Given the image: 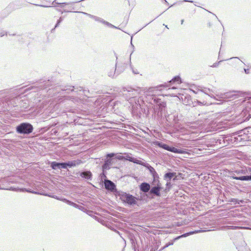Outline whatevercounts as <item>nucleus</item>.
<instances>
[{
  "label": "nucleus",
  "mask_w": 251,
  "mask_h": 251,
  "mask_svg": "<svg viewBox=\"0 0 251 251\" xmlns=\"http://www.w3.org/2000/svg\"><path fill=\"white\" fill-rule=\"evenodd\" d=\"M51 167L53 169H65V165L64 163H57L55 161L51 162Z\"/></svg>",
  "instance_id": "nucleus-8"
},
{
  "label": "nucleus",
  "mask_w": 251,
  "mask_h": 251,
  "mask_svg": "<svg viewBox=\"0 0 251 251\" xmlns=\"http://www.w3.org/2000/svg\"><path fill=\"white\" fill-rule=\"evenodd\" d=\"M156 145L160 148H162L167 151H171L172 152L177 153H182L183 152V151L180 149H178L175 147H169L168 145L165 144H163L160 142H157L156 143Z\"/></svg>",
  "instance_id": "nucleus-4"
},
{
  "label": "nucleus",
  "mask_w": 251,
  "mask_h": 251,
  "mask_svg": "<svg viewBox=\"0 0 251 251\" xmlns=\"http://www.w3.org/2000/svg\"><path fill=\"white\" fill-rule=\"evenodd\" d=\"M237 226H228V229H229V228L234 229V228H237Z\"/></svg>",
  "instance_id": "nucleus-29"
},
{
  "label": "nucleus",
  "mask_w": 251,
  "mask_h": 251,
  "mask_svg": "<svg viewBox=\"0 0 251 251\" xmlns=\"http://www.w3.org/2000/svg\"><path fill=\"white\" fill-rule=\"evenodd\" d=\"M176 175V173H166L165 176L164 177L165 178H169V180H170L173 177Z\"/></svg>",
  "instance_id": "nucleus-20"
},
{
  "label": "nucleus",
  "mask_w": 251,
  "mask_h": 251,
  "mask_svg": "<svg viewBox=\"0 0 251 251\" xmlns=\"http://www.w3.org/2000/svg\"><path fill=\"white\" fill-rule=\"evenodd\" d=\"M222 99H235L237 98V96L235 94H232L231 92H228L225 93L222 95V97H221Z\"/></svg>",
  "instance_id": "nucleus-12"
},
{
  "label": "nucleus",
  "mask_w": 251,
  "mask_h": 251,
  "mask_svg": "<svg viewBox=\"0 0 251 251\" xmlns=\"http://www.w3.org/2000/svg\"><path fill=\"white\" fill-rule=\"evenodd\" d=\"M83 14H85V15H86L87 16H88L89 17L91 18H93V19H94L95 21H98V22H100V23H102L103 20L99 18V17H96L95 16H93L92 15H91L90 14H88L87 13H85V12H82Z\"/></svg>",
  "instance_id": "nucleus-17"
},
{
  "label": "nucleus",
  "mask_w": 251,
  "mask_h": 251,
  "mask_svg": "<svg viewBox=\"0 0 251 251\" xmlns=\"http://www.w3.org/2000/svg\"><path fill=\"white\" fill-rule=\"evenodd\" d=\"M233 179L240 180H251V176H233Z\"/></svg>",
  "instance_id": "nucleus-15"
},
{
  "label": "nucleus",
  "mask_w": 251,
  "mask_h": 251,
  "mask_svg": "<svg viewBox=\"0 0 251 251\" xmlns=\"http://www.w3.org/2000/svg\"><path fill=\"white\" fill-rule=\"evenodd\" d=\"M62 21V19L61 17H60V19L57 21V23L55 27H56L58 25L60 24V23Z\"/></svg>",
  "instance_id": "nucleus-25"
},
{
  "label": "nucleus",
  "mask_w": 251,
  "mask_h": 251,
  "mask_svg": "<svg viewBox=\"0 0 251 251\" xmlns=\"http://www.w3.org/2000/svg\"><path fill=\"white\" fill-rule=\"evenodd\" d=\"M126 159L129 160L130 162H133V163H137V164H141L140 162V161L139 160H137L136 158H132V157H131V156H130L128 155H127L126 156Z\"/></svg>",
  "instance_id": "nucleus-18"
},
{
  "label": "nucleus",
  "mask_w": 251,
  "mask_h": 251,
  "mask_svg": "<svg viewBox=\"0 0 251 251\" xmlns=\"http://www.w3.org/2000/svg\"><path fill=\"white\" fill-rule=\"evenodd\" d=\"M133 72L135 74H138V72H135V71H133Z\"/></svg>",
  "instance_id": "nucleus-38"
},
{
  "label": "nucleus",
  "mask_w": 251,
  "mask_h": 251,
  "mask_svg": "<svg viewBox=\"0 0 251 251\" xmlns=\"http://www.w3.org/2000/svg\"><path fill=\"white\" fill-rule=\"evenodd\" d=\"M169 246H168V244H167L165 246H164V248H166L168 247H169Z\"/></svg>",
  "instance_id": "nucleus-33"
},
{
  "label": "nucleus",
  "mask_w": 251,
  "mask_h": 251,
  "mask_svg": "<svg viewBox=\"0 0 251 251\" xmlns=\"http://www.w3.org/2000/svg\"><path fill=\"white\" fill-rule=\"evenodd\" d=\"M4 35L3 34H2L0 35L1 37L3 36Z\"/></svg>",
  "instance_id": "nucleus-40"
},
{
  "label": "nucleus",
  "mask_w": 251,
  "mask_h": 251,
  "mask_svg": "<svg viewBox=\"0 0 251 251\" xmlns=\"http://www.w3.org/2000/svg\"><path fill=\"white\" fill-rule=\"evenodd\" d=\"M32 130L33 126L29 123H22L17 127V131L20 133L29 134Z\"/></svg>",
  "instance_id": "nucleus-3"
},
{
  "label": "nucleus",
  "mask_w": 251,
  "mask_h": 251,
  "mask_svg": "<svg viewBox=\"0 0 251 251\" xmlns=\"http://www.w3.org/2000/svg\"><path fill=\"white\" fill-rule=\"evenodd\" d=\"M155 90H156L155 88H150L148 91L139 87L133 88L127 87L123 88L124 95L133 108H137V106L139 104V101L137 100V97H140L143 94L152 95L154 94Z\"/></svg>",
  "instance_id": "nucleus-1"
},
{
  "label": "nucleus",
  "mask_w": 251,
  "mask_h": 251,
  "mask_svg": "<svg viewBox=\"0 0 251 251\" xmlns=\"http://www.w3.org/2000/svg\"><path fill=\"white\" fill-rule=\"evenodd\" d=\"M140 189L144 192H148L150 189V185L147 183H142L140 185Z\"/></svg>",
  "instance_id": "nucleus-11"
},
{
  "label": "nucleus",
  "mask_w": 251,
  "mask_h": 251,
  "mask_svg": "<svg viewBox=\"0 0 251 251\" xmlns=\"http://www.w3.org/2000/svg\"><path fill=\"white\" fill-rule=\"evenodd\" d=\"M145 166L148 169V170L150 172L151 175L153 174H155V173L156 172L155 171V169L153 167L151 166L150 165L148 164L147 165H146Z\"/></svg>",
  "instance_id": "nucleus-22"
},
{
  "label": "nucleus",
  "mask_w": 251,
  "mask_h": 251,
  "mask_svg": "<svg viewBox=\"0 0 251 251\" xmlns=\"http://www.w3.org/2000/svg\"><path fill=\"white\" fill-rule=\"evenodd\" d=\"M175 82H177L178 83H180L181 80L180 77L178 76H176L170 81V83Z\"/></svg>",
  "instance_id": "nucleus-21"
},
{
  "label": "nucleus",
  "mask_w": 251,
  "mask_h": 251,
  "mask_svg": "<svg viewBox=\"0 0 251 251\" xmlns=\"http://www.w3.org/2000/svg\"><path fill=\"white\" fill-rule=\"evenodd\" d=\"M102 24H103L104 25H105L109 27H113V28H117L116 26H115L114 25H112L111 24L108 23V22H106L104 20L103 21Z\"/></svg>",
  "instance_id": "nucleus-24"
},
{
  "label": "nucleus",
  "mask_w": 251,
  "mask_h": 251,
  "mask_svg": "<svg viewBox=\"0 0 251 251\" xmlns=\"http://www.w3.org/2000/svg\"><path fill=\"white\" fill-rule=\"evenodd\" d=\"M124 201L129 204H135L136 203V198L132 195L126 194L123 196Z\"/></svg>",
  "instance_id": "nucleus-5"
},
{
  "label": "nucleus",
  "mask_w": 251,
  "mask_h": 251,
  "mask_svg": "<svg viewBox=\"0 0 251 251\" xmlns=\"http://www.w3.org/2000/svg\"><path fill=\"white\" fill-rule=\"evenodd\" d=\"M157 186L153 187L151 190V193L154 194L157 196H160V191L161 189V185L159 181H157V183H156Z\"/></svg>",
  "instance_id": "nucleus-6"
},
{
  "label": "nucleus",
  "mask_w": 251,
  "mask_h": 251,
  "mask_svg": "<svg viewBox=\"0 0 251 251\" xmlns=\"http://www.w3.org/2000/svg\"><path fill=\"white\" fill-rule=\"evenodd\" d=\"M170 184V182L168 181L167 183V186L169 185Z\"/></svg>",
  "instance_id": "nucleus-37"
},
{
  "label": "nucleus",
  "mask_w": 251,
  "mask_h": 251,
  "mask_svg": "<svg viewBox=\"0 0 251 251\" xmlns=\"http://www.w3.org/2000/svg\"><path fill=\"white\" fill-rule=\"evenodd\" d=\"M152 176L153 177V181L152 182L153 184L155 185L156 183H157V181H159V176L156 172H155V174H152Z\"/></svg>",
  "instance_id": "nucleus-19"
},
{
  "label": "nucleus",
  "mask_w": 251,
  "mask_h": 251,
  "mask_svg": "<svg viewBox=\"0 0 251 251\" xmlns=\"http://www.w3.org/2000/svg\"><path fill=\"white\" fill-rule=\"evenodd\" d=\"M165 1V2H167V1L166 0H164Z\"/></svg>",
  "instance_id": "nucleus-42"
},
{
  "label": "nucleus",
  "mask_w": 251,
  "mask_h": 251,
  "mask_svg": "<svg viewBox=\"0 0 251 251\" xmlns=\"http://www.w3.org/2000/svg\"><path fill=\"white\" fill-rule=\"evenodd\" d=\"M205 231H206V230H197L192 231L183 234L180 236H179L175 238L174 239V240L175 241V240H178L182 237H186L190 235H192V234L198 233L205 232Z\"/></svg>",
  "instance_id": "nucleus-7"
},
{
  "label": "nucleus",
  "mask_w": 251,
  "mask_h": 251,
  "mask_svg": "<svg viewBox=\"0 0 251 251\" xmlns=\"http://www.w3.org/2000/svg\"><path fill=\"white\" fill-rule=\"evenodd\" d=\"M15 181L12 178H3L0 180V189H4V190H9L13 191H21V192H28L32 193H34L35 192L28 190L25 188H18L15 187H8L5 183H14Z\"/></svg>",
  "instance_id": "nucleus-2"
},
{
  "label": "nucleus",
  "mask_w": 251,
  "mask_h": 251,
  "mask_svg": "<svg viewBox=\"0 0 251 251\" xmlns=\"http://www.w3.org/2000/svg\"><path fill=\"white\" fill-rule=\"evenodd\" d=\"M107 156L108 157H113L114 156V153H110V154H108L107 155Z\"/></svg>",
  "instance_id": "nucleus-28"
},
{
  "label": "nucleus",
  "mask_w": 251,
  "mask_h": 251,
  "mask_svg": "<svg viewBox=\"0 0 251 251\" xmlns=\"http://www.w3.org/2000/svg\"><path fill=\"white\" fill-rule=\"evenodd\" d=\"M183 22H184V20H182L181 21V24H183Z\"/></svg>",
  "instance_id": "nucleus-36"
},
{
  "label": "nucleus",
  "mask_w": 251,
  "mask_h": 251,
  "mask_svg": "<svg viewBox=\"0 0 251 251\" xmlns=\"http://www.w3.org/2000/svg\"><path fill=\"white\" fill-rule=\"evenodd\" d=\"M52 198H54L57 200H60L62 201V199H60V198H58L57 196H53Z\"/></svg>",
  "instance_id": "nucleus-27"
},
{
  "label": "nucleus",
  "mask_w": 251,
  "mask_h": 251,
  "mask_svg": "<svg viewBox=\"0 0 251 251\" xmlns=\"http://www.w3.org/2000/svg\"><path fill=\"white\" fill-rule=\"evenodd\" d=\"M80 176L87 179H91L92 174L90 171L83 172L81 173Z\"/></svg>",
  "instance_id": "nucleus-13"
},
{
  "label": "nucleus",
  "mask_w": 251,
  "mask_h": 251,
  "mask_svg": "<svg viewBox=\"0 0 251 251\" xmlns=\"http://www.w3.org/2000/svg\"><path fill=\"white\" fill-rule=\"evenodd\" d=\"M185 1H189L188 0H184Z\"/></svg>",
  "instance_id": "nucleus-39"
},
{
  "label": "nucleus",
  "mask_w": 251,
  "mask_h": 251,
  "mask_svg": "<svg viewBox=\"0 0 251 251\" xmlns=\"http://www.w3.org/2000/svg\"><path fill=\"white\" fill-rule=\"evenodd\" d=\"M124 69V68L120 69V67L119 66L118 67H116V68L115 69H114L113 71L108 72V75L110 77H114V76H115L116 72H117V73L118 74H119L122 71H123Z\"/></svg>",
  "instance_id": "nucleus-10"
},
{
  "label": "nucleus",
  "mask_w": 251,
  "mask_h": 251,
  "mask_svg": "<svg viewBox=\"0 0 251 251\" xmlns=\"http://www.w3.org/2000/svg\"><path fill=\"white\" fill-rule=\"evenodd\" d=\"M65 165V169L67 168V167H74L76 165H77L79 164V163L77 161H69L66 163H64Z\"/></svg>",
  "instance_id": "nucleus-14"
},
{
  "label": "nucleus",
  "mask_w": 251,
  "mask_h": 251,
  "mask_svg": "<svg viewBox=\"0 0 251 251\" xmlns=\"http://www.w3.org/2000/svg\"><path fill=\"white\" fill-rule=\"evenodd\" d=\"M164 249H165V248H164V247H162V248L159 250V251H162V250H164Z\"/></svg>",
  "instance_id": "nucleus-32"
},
{
  "label": "nucleus",
  "mask_w": 251,
  "mask_h": 251,
  "mask_svg": "<svg viewBox=\"0 0 251 251\" xmlns=\"http://www.w3.org/2000/svg\"><path fill=\"white\" fill-rule=\"evenodd\" d=\"M104 186L106 189L113 190L115 187L114 183L109 180H106L104 182Z\"/></svg>",
  "instance_id": "nucleus-9"
},
{
  "label": "nucleus",
  "mask_w": 251,
  "mask_h": 251,
  "mask_svg": "<svg viewBox=\"0 0 251 251\" xmlns=\"http://www.w3.org/2000/svg\"><path fill=\"white\" fill-rule=\"evenodd\" d=\"M150 251H155V250L154 249H153V248L151 249Z\"/></svg>",
  "instance_id": "nucleus-35"
},
{
  "label": "nucleus",
  "mask_w": 251,
  "mask_h": 251,
  "mask_svg": "<svg viewBox=\"0 0 251 251\" xmlns=\"http://www.w3.org/2000/svg\"><path fill=\"white\" fill-rule=\"evenodd\" d=\"M234 58L238 59V57H234Z\"/></svg>",
  "instance_id": "nucleus-41"
},
{
  "label": "nucleus",
  "mask_w": 251,
  "mask_h": 251,
  "mask_svg": "<svg viewBox=\"0 0 251 251\" xmlns=\"http://www.w3.org/2000/svg\"><path fill=\"white\" fill-rule=\"evenodd\" d=\"M244 71H245V73H246V74H249V73H250V72H249V69H244Z\"/></svg>",
  "instance_id": "nucleus-26"
},
{
  "label": "nucleus",
  "mask_w": 251,
  "mask_h": 251,
  "mask_svg": "<svg viewBox=\"0 0 251 251\" xmlns=\"http://www.w3.org/2000/svg\"><path fill=\"white\" fill-rule=\"evenodd\" d=\"M173 244H174V242H170V243H168V246H171V245H173Z\"/></svg>",
  "instance_id": "nucleus-31"
},
{
  "label": "nucleus",
  "mask_w": 251,
  "mask_h": 251,
  "mask_svg": "<svg viewBox=\"0 0 251 251\" xmlns=\"http://www.w3.org/2000/svg\"><path fill=\"white\" fill-rule=\"evenodd\" d=\"M239 251H243L242 248H239Z\"/></svg>",
  "instance_id": "nucleus-34"
},
{
  "label": "nucleus",
  "mask_w": 251,
  "mask_h": 251,
  "mask_svg": "<svg viewBox=\"0 0 251 251\" xmlns=\"http://www.w3.org/2000/svg\"><path fill=\"white\" fill-rule=\"evenodd\" d=\"M62 201L67 203V204H69V205H71L75 207H76V208H79V209H80V207H82L81 206H79L78 205H77V204L73 202H72L66 199H62Z\"/></svg>",
  "instance_id": "nucleus-16"
},
{
  "label": "nucleus",
  "mask_w": 251,
  "mask_h": 251,
  "mask_svg": "<svg viewBox=\"0 0 251 251\" xmlns=\"http://www.w3.org/2000/svg\"><path fill=\"white\" fill-rule=\"evenodd\" d=\"M74 8L73 7H70V10H71L70 11H66V10H65L64 11L65 12H72V10H74Z\"/></svg>",
  "instance_id": "nucleus-30"
},
{
  "label": "nucleus",
  "mask_w": 251,
  "mask_h": 251,
  "mask_svg": "<svg viewBox=\"0 0 251 251\" xmlns=\"http://www.w3.org/2000/svg\"><path fill=\"white\" fill-rule=\"evenodd\" d=\"M69 3H57V2H53L52 4L54 5V6H56V4L60 5L61 7H63L65 5H68L69 4Z\"/></svg>",
  "instance_id": "nucleus-23"
}]
</instances>
